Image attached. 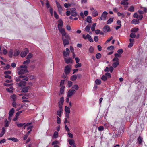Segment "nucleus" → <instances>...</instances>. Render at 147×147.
Listing matches in <instances>:
<instances>
[{
	"label": "nucleus",
	"instance_id": "obj_12",
	"mask_svg": "<svg viewBox=\"0 0 147 147\" xmlns=\"http://www.w3.org/2000/svg\"><path fill=\"white\" fill-rule=\"evenodd\" d=\"M14 110L15 109L13 108H12L11 109L10 111H9V117H11L12 116H13L14 113Z\"/></svg>",
	"mask_w": 147,
	"mask_h": 147
},
{
	"label": "nucleus",
	"instance_id": "obj_15",
	"mask_svg": "<svg viewBox=\"0 0 147 147\" xmlns=\"http://www.w3.org/2000/svg\"><path fill=\"white\" fill-rule=\"evenodd\" d=\"M63 56L65 58L69 56V52H66L65 51H63Z\"/></svg>",
	"mask_w": 147,
	"mask_h": 147
},
{
	"label": "nucleus",
	"instance_id": "obj_41",
	"mask_svg": "<svg viewBox=\"0 0 147 147\" xmlns=\"http://www.w3.org/2000/svg\"><path fill=\"white\" fill-rule=\"evenodd\" d=\"M101 79L103 81H106L107 80V77L105 75H103L102 77H101Z\"/></svg>",
	"mask_w": 147,
	"mask_h": 147
},
{
	"label": "nucleus",
	"instance_id": "obj_24",
	"mask_svg": "<svg viewBox=\"0 0 147 147\" xmlns=\"http://www.w3.org/2000/svg\"><path fill=\"white\" fill-rule=\"evenodd\" d=\"M90 28V25H87L85 28V30L87 32H89Z\"/></svg>",
	"mask_w": 147,
	"mask_h": 147
},
{
	"label": "nucleus",
	"instance_id": "obj_8",
	"mask_svg": "<svg viewBox=\"0 0 147 147\" xmlns=\"http://www.w3.org/2000/svg\"><path fill=\"white\" fill-rule=\"evenodd\" d=\"M103 30L104 32H110V29L109 26L107 25L105 26L103 28Z\"/></svg>",
	"mask_w": 147,
	"mask_h": 147
},
{
	"label": "nucleus",
	"instance_id": "obj_10",
	"mask_svg": "<svg viewBox=\"0 0 147 147\" xmlns=\"http://www.w3.org/2000/svg\"><path fill=\"white\" fill-rule=\"evenodd\" d=\"M20 53V52L17 49H15L14 51L13 52V56L14 57H16V56H17L19 55Z\"/></svg>",
	"mask_w": 147,
	"mask_h": 147
},
{
	"label": "nucleus",
	"instance_id": "obj_7",
	"mask_svg": "<svg viewBox=\"0 0 147 147\" xmlns=\"http://www.w3.org/2000/svg\"><path fill=\"white\" fill-rule=\"evenodd\" d=\"M76 92V91L74 89H69L67 92V96L68 97H71L72 95L74 94Z\"/></svg>",
	"mask_w": 147,
	"mask_h": 147
},
{
	"label": "nucleus",
	"instance_id": "obj_27",
	"mask_svg": "<svg viewBox=\"0 0 147 147\" xmlns=\"http://www.w3.org/2000/svg\"><path fill=\"white\" fill-rule=\"evenodd\" d=\"M4 122L5 123V124L4 125V126L5 127H7L9 126V124L8 123V121H7V119H4Z\"/></svg>",
	"mask_w": 147,
	"mask_h": 147
},
{
	"label": "nucleus",
	"instance_id": "obj_64",
	"mask_svg": "<svg viewBox=\"0 0 147 147\" xmlns=\"http://www.w3.org/2000/svg\"><path fill=\"white\" fill-rule=\"evenodd\" d=\"M57 123L59 124H60L61 123L60 118L58 117H57Z\"/></svg>",
	"mask_w": 147,
	"mask_h": 147
},
{
	"label": "nucleus",
	"instance_id": "obj_48",
	"mask_svg": "<svg viewBox=\"0 0 147 147\" xmlns=\"http://www.w3.org/2000/svg\"><path fill=\"white\" fill-rule=\"evenodd\" d=\"M119 59L117 57H115L112 59V61H116V62H119Z\"/></svg>",
	"mask_w": 147,
	"mask_h": 147
},
{
	"label": "nucleus",
	"instance_id": "obj_52",
	"mask_svg": "<svg viewBox=\"0 0 147 147\" xmlns=\"http://www.w3.org/2000/svg\"><path fill=\"white\" fill-rule=\"evenodd\" d=\"M64 80H61L60 82V86L61 87L62 86H63V85L64 84Z\"/></svg>",
	"mask_w": 147,
	"mask_h": 147
},
{
	"label": "nucleus",
	"instance_id": "obj_28",
	"mask_svg": "<svg viewBox=\"0 0 147 147\" xmlns=\"http://www.w3.org/2000/svg\"><path fill=\"white\" fill-rule=\"evenodd\" d=\"M95 82L96 85H100L101 83V80L99 79H97L95 80Z\"/></svg>",
	"mask_w": 147,
	"mask_h": 147
},
{
	"label": "nucleus",
	"instance_id": "obj_42",
	"mask_svg": "<svg viewBox=\"0 0 147 147\" xmlns=\"http://www.w3.org/2000/svg\"><path fill=\"white\" fill-rule=\"evenodd\" d=\"M128 10L129 11L131 12H133L134 11V7L131 6L130 8H128Z\"/></svg>",
	"mask_w": 147,
	"mask_h": 147
},
{
	"label": "nucleus",
	"instance_id": "obj_51",
	"mask_svg": "<svg viewBox=\"0 0 147 147\" xmlns=\"http://www.w3.org/2000/svg\"><path fill=\"white\" fill-rule=\"evenodd\" d=\"M98 129L100 131H102L104 130V127L102 126H100L98 127Z\"/></svg>",
	"mask_w": 147,
	"mask_h": 147
},
{
	"label": "nucleus",
	"instance_id": "obj_59",
	"mask_svg": "<svg viewBox=\"0 0 147 147\" xmlns=\"http://www.w3.org/2000/svg\"><path fill=\"white\" fill-rule=\"evenodd\" d=\"M94 41L96 42L98 41V36H94Z\"/></svg>",
	"mask_w": 147,
	"mask_h": 147
},
{
	"label": "nucleus",
	"instance_id": "obj_22",
	"mask_svg": "<svg viewBox=\"0 0 147 147\" xmlns=\"http://www.w3.org/2000/svg\"><path fill=\"white\" fill-rule=\"evenodd\" d=\"M142 138L140 136H139L138 137V139H137V142H138L139 145L141 144L142 143Z\"/></svg>",
	"mask_w": 147,
	"mask_h": 147
},
{
	"label": "nucleus",
	"instance_id": "obj_36",
	"mask_svg": "<svg viewBox=\"0 0 147 147\" xmlns=\"http://www.w3.org/2000/svg\"><path fill=\"white\" fill-rule=\"evenodd\" d=\"M33 56V55L31 53H29L28 54V55L27 56V59H31L32 57Z\"/></svg>",
	"mask_w": 147,
	"mask_h": 147
},
{
	"label": "nucleus",
	"instance_id": "obj_60",
	"mask_svg": "<svg viewBox=\"0 0 147 147\" xmlns=\"http://www.w3.org/2000/svg\"><path fill=\"white\" fill-rule=\"evenodd\" d=\"M59 143L58 141L57 140H55L52 142V145H57V144H58Z\"/></svg>",
	"mask_w": 147,
	"mask_h": 147
},
{
	"label": "nucleus",
	"instance_id": "obj_57",
	"mask_svg": "<svg viewBox=\"0 0 147 147\" xmlns=\"http://www.w3.org/2000/svg\"><path fill=\"white\" fill-rule=\"evenodd\" d=\"M72 85V82L70 81H69L68 82V86L69 87L71 86Z\"/></svg>",
	"mask_w": 147,
	"mask_h": 147
},
{
	"label": "nucleus",
	"instance_id": "obj_1",
	"mask_svg": "<svg viewBox=\"0 0 147 147\" xmlns=\"http://www.w3.org/2000/svg\"><path fill=\"white\" fill-rule=\"evenodd\" d=\"M63 26V22L62 21L59 22L58 25V28L59 32L62 34V40L63 41V44L64 46L69 44V40L70 37L69 35L66 34L64 28H62Z\"/></svg>",
	"mask_w": 147,
	"mask_h": 147
},
{
	"label": "nucleus",
	"instance_id": "obj_43",
	"mask_svg": "<svg viewBox=\"0 0 147 147\" xmlns=\"http://www.w3.org/2000/svg\"><path fill=\"white\" fill-rule=\"evenodd\" d=\"M30 62V60L29 59H27L26 60L24 61V62H23V64H28Z\"/></svg>",
	"mask_w": 147,
	"mask_h": 147
},
{
	"label": "nucleus",
	"instance_id": "obj_14",
	"mask_svg": "<svg viewBox=\"0 0 147 147\" xmlns=\"http://www.w3.org/2000/svg\"><path fill=\"white\" fill-rule=\"evenodd\" d=\"M13 52L12 49H11L9 50V51L8 55L9 57L11 58H12L13 56Z\"/></svg>",
	"mask_w": 147,
	"mask_h": 147
},
{
	"label": "nucleus",
	"instance_id": "obj_37",
	"mask_svg": "<svg viewBox=\"0 0 147 147\" xmlns=\"http://www.w3.org/2000/svg\"><path fill=\"white\" fill-rule=\"evenodd\" d=\"M12 106L16 108L17 106H19L20 104H18L16 103L15 101H13L12 103Z\"/></svg>",
	"mask_w": 147,
	"mask_h": 147
},
{
	"label": "nucleus",
	"instance_id": "obj_56",
	"mask_svg": "<svg viewBox=\"0 0 147 147\" xmlns=\"http://www.w3.org/2000/svg\"><path fill=\"white\" fill-rule=\"evenodd\" d=\"M117 51L119 54H122L123 53V50L122 49H119Z\"/></svg>",
	"mask_w": 147,
	"mask_h": 147
},
{
	"label": "nucleus",
	"instance_id": "obj_13",
	"mask_svg": "<svg viewBox=\"0 0 147 147\" xmlns=\"http://www.w3.org/2000/svg\"><path fill=\"white\" fill-rule=\"evenodd\" d=\"M8 139L9 140H12L15 142H17L18 141V139H17L15 137L9 138Z\"/></svg>",
	"mask_w": 147,
	"mask_h": 147
},
{
	"label": "nucleus",
	"instance_id": "obj_49",
	"mask_svg": "<svg viewBox=\"0 0 147 147\" xmlns=\"http://www.w3.org/2000/svg\"><path fill=\"white\" fill-rule=\"evenodd\" d=\"M71 14L72 16H76L77 15V13L76 12H71Z\"/></svg>",
	"mask_w": 147,
	"mask_h": 147
},
{
	"label": "nucleus",
	"instance_id": "obj_25",
	"mask_svg": "<svg viewBox=\"0 0 147 147\" xmlns=\"http://www.w3.org/2000/svg\"><path fill=\"white\" fill-rule=\"evenodd\" d=\"M77 79V76L76 75H72L71 77V81H76Z\"/></svg>",
	"mask_w": 147,
	"mask_h": 147
},
{
	"label": "nucleus",
	"instance_id": "obj_50",
	"mask_svg": "<svg viewBox=\"0 0 147 147\" xmlns=\"http://www.w3.org/2000/svg\"><path fill=\"white\" fill-rule=\"evenodd\" d=\"M114 48V46L112 45L110 46L107 48V50H113Z\"/></svg>",
	"mask_w": 147,
	"mask_h": 147
},
{
	"label": "nucleus",
	"instance_id": "obj_21",
	"mask_svg": "<svg viewBox=\"0 0 147 147\" xmlns=\"http://www.w3.org/2000/svg\"><path fill=\"white\" fill-rule=\"evenodd\" d=\"M5 128L4 127H3L2 128V131L1 133H0V137H2L3 136V135H4L5 132Z\"/></svg>",
	"mask_w": 147,
	"mask_h": 147
},
{
	"label": "nucleus",
	"instance_id": "obj_53",
	"mask_svg": "<svg viewBox=\"0 0 147 147\" xmlns=\"http://www.w3.org/2000/svg\"><path fill=\"white\" fill-rule=\"evenodd\" d=\"M53 137L54 138H57L58 137V133L57 131H55L53 134Z\"/></svg>",
	"mask_w": 147,
	"mask_h": 147
},
{
	"label": "nucleus",
	"instance_id": "obj_18",
	"mask_svg": "<svg viewBox=\"0 0 147 147\" xmlns=\"http://www.w3.org/2000/svg\"><path fill=\"white\" fill-rule=\"evenodd\" d=\"M11 99L13 101H16V96L15 94H13L11 96Z\"/></svg>",
	"mask_w": 147,
	"mask_h": 147
},
{
	"label": "nucleus",
	"instance_id": "obj_2",
	"mask_svg": "<svg viewBox=\"0 0 147 147\" xmlns=\"http://www.w3.org/2000/svg\"><path fill=\"white\" fill-rule=\"evenodd\" d=\"M28 72V71L27 69H18L17 74L20 75L19 76V78H23L25 77V73Z\"/></svg>",
	"mask_w": 147,
	"mask_h": 147
},
{
	"label": "nucleus",
	"instance_id": "obj_32",
	"mask_svg": "<svg viewBox=\"0 0 147 147\" xmlns=\"http://www.w3.org/2000/svg\"><path fill=\"white\" fill-rule=\"evenodd\" d=\"M62 109H60V110H58L57 111V115L58 116H59V117L61 116V115L62 114Z\"/></svg>",
	"mask_w": 147,
	"mask_h": 147
},
{
	"label": "nucleus",
	"instance_id": "obj_31",
	"mask_svg": "<svg viewBox=\"0 0 147 147\" xmlns=\"http://www.w3.org/2000/svg\"><path fill=\"white\" fill-rule=\"evenodd\" d=\"M96 24V23H94L92 24L91 27V30L92 31H94L95 30V27Z\"/></svg>",
	"mask_w": 147,
	"mask_h": 147
},
{
	"label": "nucleus",
	"instance_id": "obj_29",
	"mask_svg": "<svg viewBox=\"0 0 147 147\" xmlns=\"http://www.w3.org/2000/svg\"><path fill=\"white\" fill-rule=\"evenodd\" d=\"M119 65V62H114L112 64V66L114 68H115Z\"/></svg>",
	"mask_w": 147,
	"mask_h": 147
},
{
	"label": "nucleus",
	"instance_id": "obj_16",
	"mask_svg": "<svg viewBox=\"0 0 147 147\" xmlns=\"http://www.w3.org/2000/svg\"><path fill=\"white\" fill-rule=\"evenodd\" d=\"M65 112L67 113H70V108L69 107L65 106Z\"/></svg>",
	"mask_w": 147,
	"mask_h": 147
},
{
	"label": "nucleus",
	"instance_id": "obj_5",
	"mask_svg": "<svg viewBox=\"0 0 147 147\" xmlns=\"http://www.w3.org/2000/svg\"><path fill=\"white\" fill-rule=\"evenodd\" d=\"M71 65H67L65 67L64 71L66 75H67L70 73L71 70Z\"/></svg>",
	"mask_w": 147,
	"mask_h": 147
},
{
	"label": "nucleus",
	"instance_id": "obj_17",
	"mask_svg": "<svg viewBox=\"0 0 147 147\" xmlns=\"http://www.w3.org/2000/svg\"><path fill=\"white\" fill-rule=\"evenodd\" d=\"M28 86H26L25 87L22 88V92H28Z\"/></svg>",
	"mask_w": 147,
	"mask_h": 147
},
{
	"label": "nucleus",
	"instance_id": "obj_35",
	"mask_svg": "<svg viewBox=\"0 0 147 147\" xmlns=\"http://www.w3.org/2000/svg\"><path fill=\"white\" fill-rule=\"evenodd\" d=\"M65 88L64 86H62L61 87L60 89V92L61 94H63L64 91V89Z\"/></svg>",
	"mask_w": 147,
	"mask_h": 147
},
{
	"label": "nucleus",
	"instance_id": "obj_30",
	"mask_svg": "<svg viewBox=\"0 0 147 147\" xmlns=\"http://www.w3.org/2000/svg\"><path fill=\"white\" fill-rule=\"evenodd\" d=\"M127 1H122L120 3V4L122 5H128V3Z\"/></svg>",
	"mask_w": 147,
	"mask_h": 147
},
{
	"label": "nucleus",
	"instance_id": "obj_19",
	"mask_svg": "<svg viewBox=\"0 0 147 147\" xmlns=\"http://www.w3.org/2000/svg\"><path fill=\"white\" fill-rule=\"evenodd\" d=\"M139 21L138 20L134 19L132 21V23L133 24H138L139 23Z\"/></svg>",
	"mask_w": 147,
	"mask_h": 147
},
{
	"label": "nucleus",
	"instance_id": "obj_47",
	"mask_svg": "<svg viewBox=\"0 0 147 147\" xmlns=\"http://www.w3.org/2000/svg\"><path fill=\"white\" fill-rule=\"evenodd\" d=\"M25 123H18L17 124V126L18 127H21L25 125Z\"/></svg>",
	"mask_w": 147,
	"mask_h": 147
},
{
	"label": "nucleus",
	"instance_id": "obj_6",
	"mask_svg": "<svg viewBox=\"0 0 147 147\" xmlns=\"http://www.w3.org/2000/svg\"><path fill=\"white\" fill-rule=\"evenodd\" d=\"M28 52V49L27 48H25L24 51H23L20 54L21 57H25Z\"/></svg>",
	"mask_w": 147,
	"mask_h": 147
},
{
	"label": "nucleus",
	"instance_id": "obj_39",
	"mask_svg": "<svg viewBox=\"0 0 147 147\" xmlns=\"http://www.w3.org/2000/svg\"><path fill=\"white\" fill-rule=\"evenodd\" d=\"M72 89H74L76 90H77L78 89L79 87L77 84H75L72 86Z\"/></svg>",
	"mask_w": 147,
	"mask_h": 147
},
{
	"label": "nucleus",
	"instance_id": "obj_46",
	"mask_svg": "<svg viewBox=\"0 0 147 147\" xmlns=\"http://www.w3.org/2000/svg\"><path fill=\"white\" fill-rule=\"evenodd\" d=\"M117 15L118 16H122V18H123L125 17V15L123 13H120V12H118L117 13Z\"/></svg>",
	"mask_w": 147,
	"mask_h": 147
},
{
	"label": "nucleus",
	"instance_id": "obj_23",
	"mask_svg": "<svg viewBox=\"0 0 147 147\" xmlns=\"http://www.w3.org/2000/svg\"><path fill=\"white\" fill-rule=\"evenodd\" d=\"M139 30V29L138 28H133L131 30V32L132 33L136 32L138 31Z\"/></svg>",
	"mask_w": 147,
	"mask_h": 147
},
{
	"label": "nucleus",
	"instance_id": "obj_63",
	"mask_svg": "<svg viewBox=\"0 0 147 147\" xmlns=\"http://www.w3.org/2000/svg\"><path fill=\"white\" fill-rule=\"evenodd\" d=\"M64 7L65 8H68L70 6V5L69 4H67V3H65L64 4Z\"/></svg>",
	"mask_w": 147,
	"mask_h": 147
},
{
	"label": "nucleus",
	"instance_id": "obj_54",
	"mask_svg": "<svg viewBox=\"0 0 147 147\" xmlns=\"http://www.w3.org/2000/svg\"><path fill=\"white\" fill-rule=\"evenodd\" d=\"M105 75L109 78H111V75L109 73H106Z\"/></svg>",
	"mask_w": 147,
	"mask_h": 147
},
{
	"label": "nucleus",
	"instance_id": "obj_26",
	"mask_svg": "<svg viewBox=\"0 0 147 147\" xmlns=\"http://www.w3.org/2000/svg\"><path fill=\"white\" fill-rule=\"evenodd\" d=\"M69 145H74L75 143L74 141L72 139H70L69 140Z\"/></svg>",
	"mask_w": 147,
	"mask_h": 147
},
{
	"label": "nucleus",
	"instance_id": "obj_44",
	"mask_svg": "<svg viewBox=\"0 0 147 147\" xmlns=\"http://www.w3.org/2000/svg\"><path fill=\"white\" fill-rule=\"evenodd\" d=\"M136 36V35L134 33H132L130 34V37L132 38H134Z\"/></svg>",
	"mask_w": 147,
	"mask_h": 147
},
{
	"label": "nucleus",
	"instance_id": "obj_55",
	"mask_svg": "<svg viewBox=\"0 0 147 147\" xmlns=\"http://www.w3.org/2000/svg\"><path fill=\"white\" fill-rule=\"evenodd\" d=\"M20 68L21 69H27V66L26 65H22L20 66Z\"/></svg>",
	"mask_w": 147,
	"mask_h": 147
},
{
	"label": "nucleus",
	"instance_id": "obj_4",
	"mask_svg": "<svg viewBox=\"0 0 147 147\" xmlns=\"http://www.w3.org/2000/svg\"><path fill=\"white\" fill-rule=\"evenodd\" d=\"M108 13L107 11H104L103 12L102 14L101 15L100 18L99 19L100 20H105L107 16Z\"/></svg>",
	"mask_w": 147,
	"mask_h": 147
},
{
	"label": "nucleus",
	"instance_id": "obj_40",
	"mask_svg": "<svg viewBox=\"0 0 147 147\" xmlns=\"http://www.w3.org/2000/svg\"><path fill=\"white\" fill-rule=\"evenodd\" d=\"M101 55L100 53H97L96 55V57L97 59H99L101 57Z\"/></svg>",
	"mask_w": 147,
	"mask_h": 147
},
{
	"label": "nucleus",
	"instance_id": "obj_62",
	"mask_svg": "<svg viewBox=\"0 0 147 147\" xmlns=\"http://www.w3.org/2000/svg\"><path fill=\"white\" fill-rule=\"evenodd\" d=\"M54 15L55 18L57 19L59 18V16L55 11L54 12Z\"/></svg>",
	"mask_w": 147,
	"mask_h": 147
},
{
	"label": "nucleus",
	"instance_id": "obj_11",
	"mask_svg": "<svg viewBox=\"0 0 147 147\" xmlns=\"http://www.w3.org/2000/svg\"><path fill=\"white\" fill-rule=\"evenodd\" d=\"M26 83V82L22 80L21 82L18 83V85L19 86H25V84Z\"/></svg>",
	"mask_w": 147,
	"mask_h": 147
},
{
	"label": "nucleus",
	"instance_id": "obj_34",
	"mask_svg": "<svg viewBox=\"0 0 147 147\" xmlns=\"http://www.w3.org/2000/svg\"><path fill=\"white\" fill-rule=\"evenodd\" d=\"M89 51L90 53H93L94 51V48L92 46L90 47L89 48Z\"/></svg>",
	"mask_w": 147,
	"mask_h": 147
},
{
	"label": "nucleus",
	"instance_id": "obj_20",
	"mask_svg": "<svg viewBox=\"0 0 147 147\" xmlns=\"http://www.w3.org/2000/svg\"><path fill=\"white\" fill-rule=\"evenodd\" d=\"M98 13L96 10H94L92 13V15L94 17H96L98 16Z\"/></svg>",
	"mask_w": 147,
	"mask_h": 147
},
{
	"label": "nucleus",
	"instance_id": "obj_58",
	"mask_svg": "<svg viewBox=\"0 0 147 147\" xmlns=\"http://www.w3.org/2000/svg\"><path fill=\"white\" fill-rule=\"evenodd\" d=\"M64 101V98L63 97H61L60 99V102H59L58 103H63V102Z\"/></svg>",
	"mask_w": 147,
	"mask_h": 147
},
{
	"label": "nucleus",
	"instance_id": "obj_3",
	"mask_svg": "<svg viewBox=\"0 0 147 147\" xmlns=\"http://www.w3.org/2000/svg\"><path fill=\"white\" fill-rule=\"evenodd\" d=\"M82 37L85 40H86L87 39L89 41V42H91L94 41L91 38V36L89 35L88 34L86 36L84 34H83Z\"/></svg>",
	"mask_w": 147,
	"mask_h": 147
},
{
	"label": "nucleus",
	"instance_id": "obj_33",
	"mask_svg": "<svg viewBox=\"0 0 147 147\" xmlns=\"http://www.w3.org/2000/svg\"><path fill=\"white\" fill-rule=\"evenodd\" d=\"M92 18L90 16H88L87 18V21L89 23H90L92 22Z\"/></svg>",
	"mask_w": 147,
	"mask_h": 147
},
{
	"label": "nucleus",
	"instance_id": "obj_38",
	"mask_svg": "<svg viewBox=\"0 0 147 147\" xmlns=\"http://www.w3.org/2000/svg\"><path fill=\"white\" fill-rule=\"evenodd\" d=\"M113 19L112 18H110L109 20H108L107 22V24H111L112 22H113Z\"/></svg>",
	"mask_w": 147,
	"mask_h": 147
},
{
	"label": "nucleus",
	"instance_id": "obj_45",
	"mask_svg": "<svg viewBox=\"0 0 147 147\" xmlns=\"http://www.w3.org/2000/svg\"><path fill=\"white\" fill-rule=\"evenodd\" d=\"M78 64L75 65V68H77L78 67H81V63H77Z\"/></svg>",
	"mask_w": 147,
	"mask_h": 147
},
{
	"label": "nucleus",
	"instance_id": "obj_9",
	"mask_svg": "<svg viewBox=\"0 0 147 147\" xmlns=\"http://www.w3.org/2000/svg\"><path fill=\"white\" fill-rule=\"evenodd\" d=\"M65 62L67 64H68L70 63H72V60L71 58H69L67 59L66 57L64 58Z\"/></svg>",
	"mask_w": 147,
	"mask_h": 147
},
{
	"label": "nucleus",
	"instance_id": "obj_61",
	"mask_svg": "<svg viewBox=\"0 0 147 147\" xmlns=\"http://www.w3.org/2000/svg\"><path fill=\"white\" fill-rule=\"evenodd\" d=\"M4 74H11V72L10 71H4Z\"/></svg>",
	"mask_w": 147,
	"mask_h": 147
}]
</instances>
